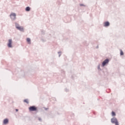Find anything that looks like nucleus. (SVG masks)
<instances>
[{
    "mask_svg": "<svg viewBox=\"0 0 125 125\" xmlns=\"http://www.w3.org/2000/svg\"><path fill=\"white\" fill-rule=\"evenodd\" d=\"M29 110L30 112H34L37 111V110H38V108L35 106H32L29 107Z\"/></svg>",
    "mask_w": 125,
    "mask_h": 125,
    "instance_id": "1",
    "label": "nucleus"
},
{
    "mask_svg": "<svg viewBox=\"0 0 125 125\" xmlns=\"http://www.w3.org/2000/svg\"><path fill=\"white\" fill-rule=\"evenodd\" d=\"M16 27L18 30H20V31H21V32L24 31V28L23 27L20 26L19 24H16Z\"/></svg>",
    "mask_w": 125,
    "mask_h": 125,
    "instance_id": "2",
    "label": "nucleus"
},
{
    "mask_svg": "<svg viewBox=\"0 0 125 125\" xmlns=\"http://www.w3.org/2000/svg\"><path fill=\"white\" fill-rule=\"evenodd\" d=\"M10 17L13 20H15L16 19V14L12 13L10 15Z\"/></svg>",
    "mask_w": 125,
    "mask_h": 125,
    "instance_id": "3",
    "label": "nucleus"
},
{
    "mask_svg": "<svg viewBox=\"0 0 125 125\" xmlns=\"http://www.w3.org/2000/svg\"><path fill=\"white\" fill-rule=\"evenodd\" d=\"M12 40L9 39L8 40V47H12Z\"/></svg>",
    "mask_w": 125,
    "mask_h": 125,
    "instance_id": "4",
    "label": "nucleus"
},
{
    "mask_svg": "<svg viewBox=\"0 0 125 125\" xmlns=\"http://www.w3.org/2000/svg\"><path fill=\"white\" fill-rule=\"evenodd\" d=\"M109 63V59H106L105 61H104V62H103V66L104 67V66H105V65H106V64H108Z\"/></svg>",
    "mask_w": 125,
    "mask_h": 125,
    "instance_id": "5",
    "label": "nucleus"
},
{
    "mask_svg": "<svg viewBox=\"0 0 125 125\" xmlns=\"http://www.w3.org/2000/svg\"><path fill=\"white\" fill-rule=\"evenodd\" d=\"M111 122L112 124H116L118 122V120L116 118H113L111 119Z\"/></svg>",
    "mask_w": 125,
    "mask_h": 125,
    "instance_id": "6",
    "label": "nucleus"
},
{
    "mask_svg": "<svg viewBox=\"0 0 125 125\" xmlns=\"http://www.w3.org/2000/svg\"><path fill=\"white\" fill-rule=\"evenodd\" d=\"M3 124L4 125H7L8 124V119H5L3 120Z\"/></svg>",
    "mask_w": 125,
    "mask_h": 125,
    "instance_id": "7",
    "label": "nucleus"
},
{
    "mask_svg": "<svg viewBox=\"0 0 125 125\" xmlns=\"http://www.w3.org/2000/svg\"><path fill=\"white\" fill-rule=\"evenodd\" d=\"M110 23H109L108 21H106L104 23V27H108V26H109Z\"/></svg>",
    "mask_w": 125,
    "mask_h": 125,
    "instance_id": "8",
    "label": "nucleus"
},
{
    "mask_svg": "<svg viewBox=\"0 0 125 125\" xmlns=\"http://www.w3.org/2000/svg\"><path fill=\"white\" fill-rule=\"evenodd\" d=\"M26 41L28 43H29V44L31 43V39H30V38H27Z\"/></svg>",
    "mask_w": 125,
    "mask_h": 125,
    "instance_id": "9",
    "label": "nucleus"
},
{
    "mask_svg": "<svg viewBox=\"0 0 125 125\" xmlns=\"http://www.w3.org/2000/svg\"><path fill=\"white\" fill-rule=\"evenodd\" d=\"M25 10L26 11H30V10H31V8H30V7H27Z\"/></svg>",
    "mask_w": 125,
    "mask_h": 125,
    "instance_id": "10",
    "label": "nucleus"
},
{
    "mask_svg": "<svg viewBox=\"0 0 125 125\" xmlns=\"http://www.w3.org/2000/svg\"><path fill=\"white\" fill-rule=\"evenodd\" d=\"M24 102H25V103H27V104H29V101L28 100V99L24 100Z\"/></svg>",
    "mask_w": 125,
    "mask_h": 125,
    "instance_id": "11",
    "label": "nucleus"
},
{
    "mask_svg": "<svg viewBox=\"0 0 125 125\" xmlns=\"http://www.w3.org/2000/svg\"><path fill=\"white\" fill-rule=\"evenodd\" d=\"M112 116L113 117L116 116V113H115V112H114V111H112Z\"/></svg>",
    "mask_w": 125,
    "mask_h": 125,
    "instance_id": "12",
    "label": "nucleus"
},
{
    "mask_svg": "<svg viewBox=\"0 0 125 125\" xmlns=\"http://www.w3.org/2000/svg\"><path fill=\"white\" fill-rule=\"evenodd\" d=\"M120 55H124V52H123L122 50H121Z\"/></svg>",
    "mask_w": 125,
    "mask_h": 125,
    "instance_id": "13",
    "label": "nucleus"
},
{
    "mask_svg": "<svg viewBox=\"0 0 125 125\" xmlns=\"http://www.w3.org/2000/svg\"><path fill=\"white\" fill-rule=\"evenodd\" d=\"M115 124V125H119V122H117L115 123H114Z\"/></svg>",
    "mask_w": 125,
    "mask_h": 125,
    "instance_id": "14",
    "label": "nucleus"
},
{
    "mask_svg": "<svg viewBox=\"0 0 125 125\" xmlns=\"http://www.w3.org/2000/svg\"><path fill=\"white\" fill-rule=\"evenodd\" d=\"M80 5L81 6H83V4H80Z\"/></svg>",
    "mask_w": 125,
    "mask_h": 125,
    "instance_id": "15",
    "label": "nucleus"
},
{
    "mask_svg": "<svg viewBox=\"0 0 125 125\" xmlns=\"http://www.w3.org/2000/svg\"><path fill=\"white\" fill-rule=\"evenodd\" d=\"M16 111H17V112H18V109H16Z\"/></svg>",
    "mask_w": 125,
    "mask_h": 125,
    "instance_id": "16",
    "label": "nucleus"
}]
</instances>
